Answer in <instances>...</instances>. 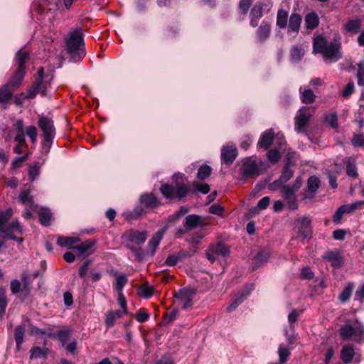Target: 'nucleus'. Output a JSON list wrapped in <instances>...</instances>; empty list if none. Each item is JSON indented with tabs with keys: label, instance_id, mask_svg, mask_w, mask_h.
<instances>
[{
	"label": "nucleus",
	"instance_id": "obj_51",
	"mask_svg": "<svg viewBox=\"0 0 364 364\" xmlns=\"http://www.w3.org/2000/svg\"><path fill=\"white\" fill-rule=\"evenodd\" d=\"M278 354L279 357V361L282 364L287 360L289 356L290 355V350L284 346V344L282 343L279 346Z\"/></svg>",
	"mask_w": 364,
	"mask_h": 364
},
{
	"label": "nucleus",
	"instance_id": "obj_18",
	"mask_svg": "<svg viewBox=\"0 0 364 364\" xmlns=\"http://www.w3.org/2000/svg\"><path fill=\"white\" fill-rule=\"evenodd\" d=\"M140 201L147 209H154L161 205V202L153 193H144L141 195Z\"/></svg>",
	"mask_w": 364,
	"mask_h": 364
},
{
	"label": "nucleus",
	"instance_id": "obj_26",
	"mask_svg": "<svg viewBox=\"0 0 364 364\" xmlns=\"http://www.w3.org/2000/svg\"><path fill=\"white\" fill-rule=\"evenodd\" d=\"M274 132L272 129L267 130L260 137L258 146L260 148L267 149L273 141Z\"/></svg>",
	"mask_w": 364,
	"mask_h": 364
},
{
	"label": "nucleus",
	"instance_id": "obj_55",
	"mask_svg": "<svg viewBox=\"0 0 364 364\" xmlns=\"http://www.w3.org/2000/svg\"><path fill=\"white\" fill-rule=\"evenodd\" d=\"M51 77L50 76H45V79L42 80H37L36 85H41V90H43V93L41 95L46 96L47 95V89L50 87Z\"/></svg>",
	"mask_w": 364,
	"mask_h": 364
},
{
	"label": "nucleus",
	"instance_id": "obj_1",
	"mask_svg": "<svg viewBox=\"0 0 364 364\" xmlns=\"http://www.w3.org/2000/svg\"><path fill=\"white\" fill-rule=\"evenodd\" d=\"M12 214L13 211L11 209L0 212V235L3 237L16 241L18 243H21L23 241V238L15 235V233L22 235L23 232V227L20 225L19 221L14 220L9 225H6L7 222L11 218Z\"/></svg>",
	"mask_w": 364,
	"mask_h": 364
},
{
	"label": "nucleus",
	"instance_id": "obj_22",
	"mask_svg": "<svg viewBox=\"0 0 364 364\" xmlns=\"http://www.w3.org/2000/svg\"><path fill=\"white\" fill-rule=\"evenodd\" d=\"M301 181L296 179L292 186L287 185L284 186L281 189V193L282 197L285 199L296 196V191L300 188Z\"/></svg>",
	"mask_w": 364,
	"mask_h": 364
},
{
	"label": "nucleus",
	"instance_id": "obj_53",
	"mask_svg": "<svg viewBox=\"0 0 364 364\" xmlns=\"http://www.w3.org/2000/svg\"><path fill=\"white\" fill-rule=\"evenodd\" d=\"M7 299L6 296V291L3 288H0V317H3L5 314L6 309L7 306Z\"/></svg>",
	"mask_w": 364,
	"mask_h": 364
},
{
	"label": "nucleus",
	"instance_id": "obj_44",
	"mask_svg": "<svg viewBox=\"0 0 364 364\" xmlns=\"http://www.w3.org/2000/svg\"><path fill=\"white\" fill-rule=\"evenodd\" d=\"M354 285L353 283H348L342 290L338 298L341 301L346 302L351 296Z\"/></svg>",
	"mask_w": 364,
	"mask_h": 364
},
{
	"label": "nucleus",
	"instance_id": "obj_17",
	"mask_svg": "<svg viewBox=\"0 0 364 364\" xmlns=\"http://www.w3.org/2000/svg\"><path fill=\"white\" fill-rule=\"evenodd\" d=\"M127 237L129 241L136 245H141L146 241L147 232L131 230L127 232Z\"/></svg>",
	"mask_w": 364,
	"mask_h": 364
},
{
	"label": "nucleus",
	"instance_id": "obj_37",
	"mask_svg": "<svg viewBox=\"0 0 364 364\" xmlns=\"http://www.w3.org/2000/svg\"><path fill=\"white\" fill-rule=\"evenodd\" d=\"M14 140L16 143V145L14 147V152L15 154H21L23 149H28L25 136H15Z\"/></svg>",
	"mask_w": 364,
	"mask_h": 364
},
{
	"label": "nucleus",
	"instance_id": "obj_2",
	"mask_svg": "<svg viewBox=\"0 0 364 364\" xmlns=\"http://www.w3.org/2000/svg\"><path fill=\"white\" fill-rule=\"evenodd\" d=\"M160 191L166 199L177 198L181 200L187 196L189 188L183 181V175L175 174L171 184L164 183L160 187Z\"/></svg>",
	"mask_w": 364,
	"mask_h": 364
},
{
	"label": "nucleus",
	"instance_id": "obj_29",
	"mask_svg": "<svg viewBox=\"0 0 364 364\" xmlns=\"http://www.w3.org/2000/svg\"><path fill=\"white\" fill-rule=\"evenodd\" d=\"M355 355V350L352 346H343L341 351V358L345 363H350L353 359Z\"/></svg>",
	"mask_w": 364,
	"mask_h": 364
},
{
	"label": "nucleus",
	"instance_id": "obj_10",
	"mask_svg": "<svg viewBox=\"0 0 364 364\" xmlns=\"http://www.w3.org/2000/svg\"><path fill=\"white\" fill-rule=\"evenodd\" d=\"M92 263L90 259L86 260L80 267L78 274L80 277L87 279V272H90L91 280L94 282H98L102 278V272L95 268H89V266Z\"/></svg>",
	"mask_w": 364,
	"mask_h": 364
},
{
	"label": "nucleus",
	"instance_id": "obj_28",
	"mask_svg": "<svg viewBox=\"0 0 364 364\" xmlns=\"http://www.w3.org/2000/svg\"><path fill=\"white\" fill-rule=\"evenodd\" d=\"M26 73V69L21 68V67H17L16 71L14 72L13 76L10 79V80L8 82V84L10 85L14 88H16L18 86V85L22 81L23 78L24 77Z\"/></svg>",
	"mask_w": 364,
	"mask_h": 364
},
{
	"label": "nucleus",
	"instance_id": "obj_56",
	"mask_svg": "<svg viewBox=\"0 0 364 364\" xmlns=\"http://www.w3.org/2000/svg\"><path fill=\"white\" fill-rule=\"evenodd\" d=\"M18 198L21 200V202L24 205L33 203V200L30 195V191L28 189L22 191L18 196Z\"/></svg>",
	"mask_w": 364,
	"mask_h": 364
},
{
	"label": "nucleus",
	"instance_id": "obj_41",
	"mask_svg": "<svg viewBox=\"0 0 364 364\" xmlns=\"http://www.w3.org/2000/svg\"><path fill=\"white\" fill-rule=\"evenodd\" d=\"M78 241L79 239L76 237L60 236L57 240V244L60 247H70Z\"/></svg>",
	"mask_w": 364,
	"mask_h": 364
},
{
	"label": "nucleus",
	"instance_id": "obj_14",
	"mask_svg": "<svg viewBox=\"0 0 364 364\" xmlns=\"http://www.w3.org/2000/svg\"><path fill=\"white\" fill-rule=\"evenodd\" d=\"M264 4L261 2L256 3L252 8L250 14V24L252 27H257L259 24V21L262 17V9Z\"/></svg>",
	"mask_w": 364,
	"mask_h": 364
},
{
	"label": "nucleus",
	"instance_id": "obj_52",
	"mask_svg": "<svg viewBox=\"0 0 364 364\" xmlns=\"http://www.w3.org/2000/svg\"><path fill=\"white\" fill-rule=\"evenodd\" d=\"M320 180L318 178L312 176L308 179V191L314 193L319 188Z\"/></svg>",
	"mask_w": 364,
	"mask_h": 364
},
{
	"label": "nucleus",
	"instance_id": "obj_58",
	"mask_svg": "<svg viewBox=\"0 0 364 364\" xmlns=\"http://www.w3.org/2000/svg\"><path fill=\"white\" fill-rule=\"evenodd\" d=\"M26 134L29 137L32 143H36L37 141V128L35 126L31 125L26 127Z\"/></svg>",
	"mask_w": 364,
	"mask_h": 364
},
{
	"label": "nucleus",
	"instance_id": "obj_7",
	"mask_svg": "<svg viewBox=\"0 0 364 364\" xmlns=\"http://www.w3.org/2000/svg\"><path fill=\"white\" fill-rule=\"evenodd\" d=\"M196 291L192 288H184L174 294L176 301L185 309L191 308Z\"/></svg>",
	"mask_w": 364,
	"mask_h": 364
},
{
	"label": "nucleus",
	"instance_id": "obj_62",
	"mask_svg": "<svg viewBox=\"0 0 364 364\" xmlns=\"http://www.w3.org/2000/svg\"><path fill=\"white\" fill-rule=\"evenodd\" d=\"M358 85L359 86H364V62L358 64V69L357 72Z\"/></svg>",
	"mask_w": 364,
	"mask_h": 364
},
{
	"label": "nucleus",
	"instance_id": "obj_21",
	"mask_svg": "<svg viewBox=\"0 0 364 364\" xmlns=\"http://www.w3.org/2000/svg\"><path fill=\"white\" fill-rule=\"evenodd\" d=\"M270 257V252L267 250H262L257 252L253 259V269L259 267L264 263L267 262Z\"/></svg>",
	"mask_w": 364,
	"mask_h": 364
},
{
	"label": "nucleus",
	"instance_id": "obj_42",
	"mask_svg": "<svg viewBox=\"0 0 364 364\" xmlns=\"http://www.w3.org/2000/svg\"><path fill=\"white\" fill-rule=\"evenodd\" d=\"M29 53L27 50H19L16 54L17 67L26 69V63L28 60Z\"/></svg>",
	"mask_w": 364,
	"mask_h": 364
},
{
	"label": "nucleus",
	"instance_id": "obj_57",
	"mask_svg": "<svg viewBox=\"0 0 364 364\" xmlns=\"http://www.w3.org/2000/svg\"><path fill=\"white\" fill-rule=\"evenodd\" d=\"M70 333V330H60L56 333L57 338L60 341L63 346H65Z\"/></svg>",
	"mask_w": 364,
	"mask_h": 364
},
{
	"label": "nucleus",
	"instance_id": "obj_60",
	"mask_svg": "<svg viewBox=\"0 0 364 364\" xmlns=\"http://www.w3.org/2000/svg\"><path fill=\"white\" fill-rule=\"evenodd\" d=\"M326 122L331 126L332 128L338 127V118L336 113H331L325 117Z\"/></svg>",
	"mask_w": 364,
	"mask_h": 364
},
{
	"label": "nucleus",
	"instance_id": "obj_24",
	"mask_svg": "<svg viewBox=\"0 0 364 364\" xmlns=\"http://www.w3.org/2000/svg\"><path fill=\"white\" fill-rule=\"evenodd\" d=\"M15 88L8 83L0 87V103L5 104L9 102L13 95Z\"/></svg>",
	"mask_w": 364,
	"mask_h": 364
},
{
	"label": "nucleus",
	"instance_id": "obj_9",
	"mask_svg": "<svg viewBox=\"0 0 364 364\" xmlns=\"http://www.w3.org/2000/svg\"><path fill=\"white\" fill-rule=\"evenodd\" d=\"M229 248L226 245L217 243L209 246L206 250V257L210 262L213 263L218 257H226L229 255Z\"/></svg>",
	"mask_w": 364,
	"mask_h": 364
},
{
	"label": "nucleus",
	"instance_id": "obj_12",
	"mask_svg": "<svg viewBox=\"0 0 364 364\" xmlns=\"http://www.w3.org/2000/svg\"><path fill=\"white\" fill-rule=\"evenodd\" d=\"M207 223L202 217L192 214L186 217L183 222L185 231L188 232L197 227H203L207 225Z\"/></svg>",
	"mask_w": 364,
	"mask_h": 364
},
{
	"label": "nucleus",
	"instance_id": "obj_16",
	"mask_svg": "<svg viewBox=\"0 0 364 364\" xmlns=\"http://www.w3.org/2000/svg\"><path fill=\"white\" fill-rule=\"evenodd\" d=\"M167 227L165 226L158 232H156L151 237V239L148 242V250L150 251L151 255L155 253L156 249L159 246L161 240H162Z\"/></svg>",
	"mask_w": 364,
	"mask_h": 364
},
{
	"label": "nucleus",
	"instance_id": "obj_59",
	"mask_svg": "<svg viewBox=\"0 0 364 364\" xmlns=\"http://www.w3.org/2000/svg\"><path fill=\"white\" fill-rule=\"evenodd\" d=\"M193 187L195 191H198L203 194H206L210 191V186L207 183H200L194 181L193 183Z\"/></svg>",
	"mask_w": 364,
	"mask_h": 364
},
{
	"label": "nucleus",
	"instance_id": "obj_38",
	"mask_svg": "<svg viewBox=\"0 0 364 364\" xmlns=\"http://www.w3.org/2000/svg\"><path fill=\"white\" fill-rule=\"evenodd\" d=\"M253 285H250V289L247 292H242L240 296L236 297L229 305L227 310L228 311H232L235 310L240 304H241L244 299L248 296L250 291L253 289Z\"/></svg>",
	"mask_w": 364,
	"mask_h": 364
},
{
	"label": "nucleus",
	"instance_id": "obj_63",
	"mask_svg": "<svg viewBox=\"0 0 364 364\" xmlns=\"http://www.w3.org/2000/svg\"><path fill=\"white\" fill-rule=\"evenodd\" d=\"M351 143L354 146L364 147V135L363 134L354 135Z\"/></svg>",
	"mask_w": 364,
	"mask_h": 364
},
{
	"label": "nucleus",
	"instance_id": "obj_35",
	"mask_svg": "<svg viewBox=\"0 0 364 364\" xmlns=\"http://www.w3.org/2000/svg\"><path fill=\"white\" fill-rule=\"evenodd\" d=\"M301 100L303 103L311 104L315 101L316 95L310 89L300 87Z\"/></svg>",
	"mask_w": 364,
	"mask_h": 364
},
{
	"label": "nucleus",
	"instance_id": "obj_3",
	"mask_svg": "<svg viewBox=\"0 0 364 364\" xmlns=\"http://www.w3.org/2000/svg\"><path fill=\"white\" fill-rule=\"evenodd\" d=\"M65 46L67 52L74 62L81 60L85 56L83 35L81 29H76L69 33L65 41Z\"/></svg>",
	"mask_w": 364,
	"mask_h": 364
},
{
	"label": "nucleus",
	"instance_id": "obj_50",
	"mask_svg": "<svg viewBox=\"0 0 364 364\" xmlns=\"http://www.w3.org/2000/svg\"><path fill=\"white\" fill-rule=\"evenodd\" d=\"M212 172V168L208 165L200 166L198 171L197 178L200 180H204L208 178Z\"/></svg>",
	"mask_w": 364,
	"mask_h": 364
},
{
	"label": "nucleus",
	"instance_id": "obj_32",
	"mask_svg": "<svg viewBox=\"0 0 364 364\" xmlns=\"http://www.w3.org/2000/svg\"><path fill=\"white\" fill-rule=\"evenodd\" d=\"M38 218L41 225L49 226L52 220V213L48 208H42L38 210Z\"/></svg>",
	"mask_w": 364,
	"mask_h": 364
},
{
	"label": "nucleus",
	"instance_id": "obj_48",
	"mask_svg": "<svg viewBox=\"0 0 364 364\" xmlns=\"http://www.w3.org/2000/svg\"><path fill=\"white\" fill-rule=\"evenodd\" d=\"M145 210L142 208H136L132 212H127L124 214V218L127 220L131 221L133 220H136L141 215L145 213Z\"/></svg>",
	"mask_w": 364,
	"mask_h": 364
},
{
	"label": "nucleus",
	"instance_id": "obj_15",
	"mask_svg": "<svg viewBox=\"0 0 364 364\" xmlns=\"http://www.w3.org/2000/svg\"><path fill=\"white\" fill-rule=\"evenodd\" d=\"M271 25L267 21H263L256 31V39L259 43H263L270 36Z\"/></svg>",
	"mask_w": 364,
	"mask_h": 364
},
{
	"label": "nucleus",
	"instance_id": "obj_23",
	"mask_svg": "<svg viewBox=\"0 0 364 364\" xmlns=\"http://www.w3.org/2000/svg\"><path fill=\"white\" fill-rule=\"evenodd\" d=\"M301 16L297 13H292L289 18L288 32L298 33L301 23Z\"/></svg>",
	"mask_w": 364,
	"mask_h": 364
},
{
	"label": "nucleus",
	"instance_id": "obj_25",
	"mask_svg": "<svg viewBox=\"0 0 364 364\" xmlns=\"http://www.w3.org/2000/svg\"><path fill=\"white\" fill-rule=\"evenodd\" d=\"M325 258L328 259L335 268H339L343 264L342 256L337 252H328L325 255Z\"/></svg>",
	"mask_w": 364,
	"mask_h": 364
},
{
	"label": "nucleus",
	"instance_id": "obj_34",
	"mask_svg": "<svg viewBox=\"0 0 364 364\" xmlns=\"http://www.w3.org/2000/svg\"><path fill=\"white\" fill-rule=\"evenodd\" d=\"M346 164V174L352 178H357L358 176L355 166V160L352 157L346 158L344 161Z\"/></svg>",
	"mask_w": 364,
	"mask_h": 364
},
{
	"label": "nucleus",
	"instance_id": "obj_43",
	"mask_svg": "<svg viewBox=\"0 0 364 364\" xmlns=\"http://www.w3.org/2000/svg\"><path fill=\"white\" fill-rule=\"evenodd\" d=\"M287 11L280 9L277 12V26L281 28H284L287 25Z\"/></svg>",
	"mask_w": 364,
	"mask_h": 364
},
{
	"label": "nucleus",
	"instance_id": "obj_19",
	"mask_svg": "<svg viewBox=\"0 0 364 364\" xmlns=\"http://www.w3.org/2000/svg\"><path fill=\"white\" fill-rule=\"evenodd\" d=\"M123 311L119 310L109 311L105 318V324L107 328H110L116 324V321L123 316Z\"/></svg>",
	"mask_w": 364,
	"mask_h": 364
},
{
	"label": "nucleus",
	"instance_id": "obj_33",
	"mask_svg": "<svg viewBox=\"0 0 364 364\" xmlns=\"http://www.w3.org/2000/svg\"><path fill=\"white\" fill-rule=\"evenodd\" d=\"M25 333V325H19L14 329V336L16 343V349L19 350L23 342V336Z\"/></svg>",
	"mask_w": 364,
	"mask_h": 364
},
{
	"label": "nucleus",
	"instance_id": "obj_13",
	"mask_svg": "<svg viewBox=\"0 0 364 364\" xmlns=\"http://www.w3.org/2000/svg\"><path fill=\"white\" fill-rule=\"evenodd\" d=\"M237 155V149L233 146H225L221 149V161L225 164H231Z\"/></svg>",
	"mask_w": 364,
	"mask_h": 364
},
{
	"label": "nucleus",
	"instance_id": "obj_39",
	"mask_svg": "<svg viewBox=\"0 0 364 364\" xmlns=\"http://www.w3.org/2000/svg\"><path fill=\"white\" fill-rule=\"evenodd\" d=\"M93 245L92 242L87 240L77 246L72 247V248L75 250L80 255H89L90 254V250Z\"/></svg>",
	"mask_w": 364,
	"mask_h": 364
},
{
	"label": "nucleus",
	"instance_id": "obj_5",
	"mask_svg": "<svg viewBox=\"0 0 364 364\" xmlns=\"http://www.w3.org/2000/svg\"><path fill=\"white\" fill-rule=\"evenodd\" d=\"M340 336L343 340L353 339L360 342L364 338V328L360 323L345 324L340 329Z\"/></svg>",
	"mask_w": 364,
	"mask_h": 364
},
{
	"label": "nucleus",
	"instance_id": "obj_36",
	"mask_svg": "<svg viewBox=\"0 0 364 364\" xmlns=\"http://www.w3.org/2000/svg\"><path fill=\"white\" fill-rule=\"evenodd\" d=\"M30 359L33 358H46L49 353L48 348L46 347H33L30 350Z\"/></svg>",
	"mask_w": 364,
	"mask_h": 364
},
{
	"label": "nucleus",
	"instance_id": "obj_46",
	"mask_svg": "<svg viewBox=\"0 0 364 364\" xmlns=\"http://www.w3.org/2000/svg\"><path fill=\"white\" fill-rule=\"evenodd\" d=\"M362 205H364V200L355 201L350 204L341 205V207L343 209L344 213L347 214L353 212L356 209L360 208Z\"/></svg>",
	"mask_w": 364,
	"mask_h": 364
},
{
	"label": "nucleus",
	"instance_id": "obj_61",
	"mask_svg": "<svg viewBox=\"0 0 364 364\" xmlns=\"http://www.w3.org/2000/svg\"><path fill=\"white\" fill-rule=\"evenodd\" d=\"M149 318V314L147 313L145 309H140L135 316V318L139 323H144Z\"/></svg>",
	"mask_w": 364,
	"mask_h": 364
},
{
	"label": "nucleus",
	"instance_id": "obj_8",
	"mask_svg": "<svg viewBox=\"0 0 364 364\" xmlns=\"http://www.w3.org/2000/svg\"><path fill=\"white\" fill-rule=\"evenodd\" d=\"M241 173L245 178L257 176L259 175V166L257 161L252 157L245 159L241 167Z\"/></svg>",
	"mask_w": 364,
	"mask_h": 364
},
{
	"label": "nucleus",
	"instance_id": "obj_40",
	"mask_svg": "<svg viewBox=\"0 0 364 364\" xmlns=\"http://www.w3.org/2000/svg\"><path fill=\"white\" fill-rule=\"evenodd\" d=\"M360 26H361V23L359 19H358V18L349 19L346 22V23L345 25V28H346V30L348 33H355L360 28Z\"/></svg>",
	"mask_w": 364,
	"mask_h": 364
},
{
	"label": "nucleus",
	"instance_id": "obj_4",
	"mask_svg": "<svg viewBox=\"0 0 364 364\" xmlns=\"http://www.w3.org/2000/svg\"><path fill=\"white\" fill-rule=\"evenodd\" d=\"M38 125L43 133V145L50 146L55 135L53 121L48 117L41 116L38 119Z\"/></svg>",
	"mask_w": 364,
	"mask_h": 364
},
{
	"label": "nucleus",
	"instance_id": "obj_49",
	"mask_svg": "<svg viewBox=\"0 0 364 364\" xmlns=\"http://www.w3.org/2000/svg\"><path fill=\"white\" fill-rule=\"evenodd\" d=\"M154 289L153 287L148 285L147 284H142L139 290V294L144 299L150 298L154 294Z\"/></svg>",
	"mask_w": 364,
	"mask_h": 364
},
{
	"label": "nucleus",
	"instance_id": "obj_20",
	"mask_svg": "<svg viewBox=\"0 0 364 364\" xmlns=\"http://www.w3.org/2000/svg\"><path fill=\"white\" fill-rule=\"evenodd\" d=\"M311 220L308 217H303L300 220V226L299 228V236L303 240L306 239L311 234Z\"/></svg>",
	"mask_w": 364,
	"mask_h": 364
},
{
	"label": "nucleus",
	"instance_id": "obj_45",
	"mask_svg": "<svg viewBox=\"0 0 364 364\" xmlns=\"http://www.w3.org/2000/svg\"><path fill=\"white\" fill-rule=\"evenodd\" d=\"M127 282V277L124 274H120L116 277L114 287L118 293L122 292V289Z\"/></svg>",
	"mask_w": 364,
	"mask_h": 364
},
{
	"label": "nucleus",
	"instance_id": "obj_47",
	"mask_svg": "<svg viewBox=\"0 0 364 364\" xmlns=\"http://www.w3.org/2000/svg\"><path fill=\"white\" fill-rule=\"evenodd\" d=\"M304 54V50L299 46H293L291 50L290 57L291 60L294 62L299 61Z\"/></svg>",
	"mask_w": 364,
	"mask_h": 364
},
{
	"label": "nucleus",
	"instance_id": "obj_6",
	"mask_svg": "<svg viewBox=\"0 0 364 364\" xmlns=\"http://www.w3.org/2000/svg\"><path fill=\"white\" fill-rule=\"evenodd\" d=\"M314 113L311 107L301 108L294 117L295 130L298 133L306 132V127Z\"/></svg>",
	"mask_w": 364,
	"mask_h": 364
},
{
	"label": "nucleus",
	"instance_id": "obj_11",
	"mask_svg": "<svg viewBox=\"0 0 364 364\" xmlns=\"http://www.w3.org/2000/svg\"><path fill=\"white\" fill-rule=\"evenodd\" d=\"M340 50L341 43L338 42H331L321 55L324 58H328L336 62L341 58Z\"/></svg>",
	"mask_w": 364,
	"mask_h": 364
},
{
	"label": "nucleus",
	"instance_id": "obj_31",
	"mask_svg": "<svg viewBox=\"0 0 364 364\" xmlns=\"http://www.w3.org/2000/svg\"><path fill=\"white\" fill-rule=\"evenodd\" d=\"M328 45V43L325 38L321 36H318L314 39V52L322 54Z\"/></svg>",
	"mask_w": 364,
	"mask_h": 364
},
{
	"label": "nucleus",
	"instance_id": "obj_64",
	"mask_svg": "<svg viewBox=\"0 0 364 364\" xmlns=\"http://www.w3.org/2000/svg\"><path fill=\"white\" fill-rule=\"evenodd\" d=\"M354 299L363 303L364 301V283L360 285L355 293Z\"/></svg>",
	"mask_w": 364,
	"mask_h": 364
},
{
	"label": "nucleus",
	"instance_id": "obj_54",
	"mask_svg": "<svg viewBox=\"0 0 364 364\" xmlns=\"http://www.w3.org/2000/svg\"><path fill=\"white\" fill-rule=\"evenodd\" d=\"M41 85H36V82L30 87L27 90V96L28 99L34 98L37 94L43 93V90H41Z\"/></svg>",
	"mask_w": 364,
	"mask_h": 364
},
{
	"label": "nucleus",
	"instance_id": "obj_27",
	"mask_svg": "<svg viewBox=\"0 0 364 364\" xmlns=\"http://www.w3.org/2000/svg\"><path fill=\"white\" fill-rule=\"evenodd\" d=\"M304 21L308 30H314L318 26L319 18L318 14L313 11L306 15Z\"/></svg>",
	"mask_w": 364,
	"mask_h": 364
},
{
	"label": "nucleus",
	"instance_id": "obj_30",
	"mask_svg": "<svg viewBox=\"0 0 364 364\" xmlns=\"http://www.w3.org/2000/svg\"><path fill=\"white\" fill-rule=\"evenodd\" d=\"M293 176V171L290 168L288 164L285 165L283 168L282 174L279 178L273 183V185L280 186L287 182Z\"/></svg>",
	"mask_w": 364,
	"mask_h": 364
}]
</instances>
